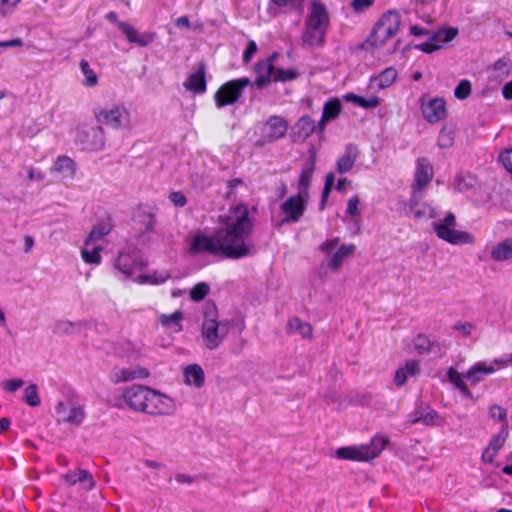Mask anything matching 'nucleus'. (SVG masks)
<instances>
[{"mask_svg":"<svg viewBox=\"0 0 512 512\" xmlns=\"http://www.w3.org/2000/svg\"><path fill=\"white\" fill-rule=\"evenodd\" d=\"M457 221L452 212H448L445 217L433 223V229L436 236L452 245L473 244L475 237L467 232L456 229Z\"/></svg>","mask_w":512,"mask_h":512,"instance_id":"6e6552de","label":"nucleus"},{"mask_svg":"<svg viewBox=\"0 0 512 512\" xmlns=\"http://www.w3.org/2000/svg\"><path fill=\"white\" fill-rule=\"evenodd\" d=\"M326 33V30L305 23L301 39L304 45L319 47L324 45Z\"/></svg>","mask_w":512,"mask_h":512,"instance_id":"5701e85b","label":"nucleus"},{"mask_svg":"<svg viewBox=\"0 0 512 512\" xmlns=\"http://www.w3.org/2000/svg\"><path fill=\"white\" fill-rule=\"evenodd\" d=\"M309 152V160L303 165L298 178L297 194L289 196L280 205V211L283 218L279 225L297 223L305 214L310 200V186L317 161L316 149L312 147Z\"/></svg>","mask_w":512,"mask_h":512,"instance_id":"7ed1b4c3","label":"nucleus"},{"mask_svg":"<svg viewBox=\"0 0 512 512\" xmlns=\"http://www.w3.org/2000/svg\"><path fill=\"white\" fill-rule=\"evenodd\" d=\"M247 77L233 79L222 84L214 95L215 105L222 108L236 103L241 97L243 90L251 85Z\"/></svg>","mask_w":512,"mask_h":512,"instance_id":"1a4fd4ad","label":"nucleus"},{"mask_svg":"<svg viewBox=\"0 0 512 512\" xmlns=\"http://www.w3.org/2000/svg\"><path fill=\"white\" fill-rule=\"evenodd\" d=\"M401 26V16L396 10L383 13L376 22L373 30L365 41V45L372 49L382 47L387 41L397 35Z\"/></svg>","mask_w":512,"mask_h":512,"instance_id":"39448f33","label":"nucleus"},{"mask_svg":"<svg viewBox=\"0 0 512 512\" xmlns=\"http://www.w3.org/2000/svg\"><path fill=\"white\" fill-rule=\"evenodd\" d=\"M340 239L338 237L327 240L321 244L320 250L324 253H330L333 249H335L339 244Z\"/></svg>","mask_w":512,"mask_h":512,"instance_id":"0e129e2a","label":"nucleus"},{"mask_svg":"<svg viewBox=\"0 0 512 512\" xmlns=\"http://www.w3.org/2000/svg\"><path fill=\"white\" fill-rule=\"evenodd\" d=\"M80 70L85 76L84 85L87 87H94L98 83V77L93 69L90 68V65L87 60L82 59L80 61Z\"/></svg>","mask_w":512,"mask_h":512,"instance_id":"37998d69","label":"nucleus"},{"mask_svg":"<svg viewBox=\"0 0 512 512\" xmlns=\"http://www.w3.org/2000/svg\"><path fill=\"white\" fill-rule=\"evenodd\" d=\"M374 3V0H353L351 2V7L356 13H361L371 7Z\"/></svg>","mask_w":512,"mask_h":512,"instance_id":"603ef678","label":"nucleus"},{"mask_svg":"<svg viewBox=\"0 0 512 512\" xmlns=\"http://www.w3.org/2000/svg\"><path fill=\"white\" fill-rule=\"evenodd\" d=\"M502 95L506 100L512 99V80L503 86Z\"/></svg>","mask_w":512,"mask_h":512,"instance_id":"774afa93","label":"nucleus"},{"mask_svg":"<svg viewBox=\"0 0 512 512\" xmlns=\"http://www.w3.org/2000/svg\"><path fill=\"white\" fill-rule=\"evenodd\" d=\"M175 480L179 484H191L195 481V477L189 475V474H177L175 476Z\"/></svg>","mask_w":512,"mask_h":512,"instance_id":"338daca9","label":"nucleus"},{"mask_svg":"<svg viewBox=\"0 0 512 512\" xmlns=\"http://www.w3.org/2000/svg\"><path fill=\"white\" fill-rule=\"evenodd\" d=\"M334 182H335V174L333 172L327 173L325 176V183H324L323 189L331 192L333 189Z\"/></svg>","mask_w":512,"mask_h":512,"instance_id":"69168bd1","label":"nucleus"},{"mask_svg":"<svg viewBox=\"0 0 512 512\" xmlns=\"http://www.w3.org/2000/svg\"><path fill=\"white\" fill-rule=\"evenodd\" d=\"M169 199L176 207H183L187 203L185 195L180 191H174L170 193Z\"/></svg>","mask_w":512,"mask_h":512,"instance_id":"6e6d98bb","label":"nucleus"},{"mask_svg":"<svg viewBox=\"0 0 512 512\" xmlns=\"http://www.w3.org/2000/svg\"><path fill=\"white\" fill-rule=\"evenodd\" d=\"M359 198L357 196H352L351 198H349L348 200V203H347V213L350 215V216H357L359 215Z\"/></svg>","mask_w":512,"mask_h":512,"instance_id":"bf43d9fd","label":"nucleus"},{"mask_svg":"<svg viewBox=\"0 0 512 512\" xmlns=\"http://www.w3.org/2000/svg\"><path fill=\"white\" fill-rule=\"evenodd\" d=\"M494 372H496V368L493 364L480 361L471 366L464 374V377L469 380L472 385H476L483 380L484 376L493 374Z\"/></svg>","mask_w":512,"mask_h":512,"instance_id":"4be33fe9","label":"nucleus"},{"mask_svg":"<svg viewBox=\"0 0 512 512\" xmlns=\"http://www.w3.org/2000/svg\"><path fill=\"white\" fill-rule=\"evenodd\" d=\"M359 149L355 144H348L344 152L336 161V170L339 174H345L351 171L358 159Z\"/></svg>","mask_w":512,"mask_h":512,"instance_id":"6ab92c4d","label":"nucleus"},{"mask_svg":"<svg viewBox=\"0 0 512 512\" xmlns=\"http://www.w3.org/2000/svg\"><path fill=\"white\" fill-rule=\"evenodd\" d=\"M87 247L88 246H85L81 250V257H82L83 261L86 264L99 265L102 261L101 252H102L103 248L101 246H94L92 248V250H88Z\"/></svg>","mask_w":512,"mask_h":512,"instance_id":"ea45409f","label":"nucleus"},{"mask_svg":"<svg viewBox=\"0 0 512 512\" xmlns=\"http://www.w3.org/2000/svg\"><path fill=\"white\" fill-rule=\"evenodd\" d=\"M62 478L70 486L79 483L86 491H91L95 487V480L92 474L84 469L69 470Z\"/></svg>","mask_w":512,"mask_h":512,"instance_id":"a211bd4d","label":"nucleus"},{"mask_svg":"<svg viewBox=\"0 0 512 512\" xmlns=\"http://www.w3.org/2000/svg\"><path fill=\"white\" fill-rule=\"evenodd\" d=\"M388 443V437L376 434L367 444L338 448L335 455L338 459L342 460L367 462L377 458Z\"/></svg>","mask_w":512,"mask_h":512,"instance_id":"20e7f679","label":"nucleus"},{"mask_svg":"<svg viewBox=\"0 0 512 512\" xmlns=\"http://www.w3.org/2000/svg\"><path fill=\"white\" fill-rule=\"evenodd\" d=\"M55 411L59 422H65L70 425H80L85 417L84 410L79 405H67L64 402H59Z\"/></svg>","mask_w":512,"mask_h":512,"instance_id":"2eb2a0df","label":"nucleus"},{"mask_svg":"<svg viewBox=\"0 0 512 512\" xmlns=\"http://www.w3.org/2000/svg\"><path fill=\"white\" fill-rule=\"evenodd\" d=\"M257 51V44L255 41L250 40L247 43L246 49L243 53V62L249 63Z\"/></svg>","mask_w":512,"mask_h":512,"instance_id":"13d9d810","label":"nucleus"},{"mask_svg":"<svg viewBox=\"0 0 512 512\" xmlns=\"http://www.w3.org/2000/svg\"><path fill=\"white\" fill-rule=\"evenodd\" d=\"M96 121L115 130L125 128L130 123V112L123 105L111 109H99L94 112Z\"/></svg>","mask_w":512,"mask_h":512,"instance_id":"9d476101","label":"nucleus"},{"mask_svg":"<svg viewBox=\"0 0 512 512\" xmlns=\"http://www.w3.org/2000/svg\"><path fill=\"white\" fill-rule=\"evenodd\" d=\"M220 227L214 235L197 233L191 240V254L209 253L227 259H241L254 255L256 248L251 240L254 223L247 205L240 203L231 206L228 213L220 215Z\"/></svg>","mask_w":512,"mask_h":512,"instance_id":"f257e3e1","label":"nucleus"},{"mask_svg":"<svg viewBox=\"0 0 512 512\" xmlns=\"http://www.w3.org/2000/svg\"><path fill=\"white\" fill-rule=\"evenodd\" d=\"M379 98L377 96H372L370 98H364L360 97L358 106L365 108V109H371L376 108L379 105Z\"/></svg>","mask_w":512,"mask_h":512,"instance_id":"5fc2aeb1","label":"nucleus"},{"mask_svg":"<svg viewBox=\"0 0 512 512\" xmlns=\"http://www.w3.org/2000/svg\"><path fill=\"white\" fill-rule=\"evenodd\" d=\"M115 268L124 275L130 276L134 272V260L127 253H119L115 262Z\"/></svg>","mask_w":512,"mask_h":512,"instance_id":"e433bc0d","label":"nucleus"},{"mask_svg":"<svg viewBox=\"0 0 512 512\" xmlns=\"http://www.w3.org/2000/svg\"><path fill=\"white\" fill-rule=\"evenodd\" d=\"M356 246L354 244H344L332 255L328 262V266L337 271L340 269L343 261L355 252Z\"/></svg>","mask_w":512,"mask_h":512,"instance_id":"cd10ccee","label":"nucleus"},{"mask_svg":"<svg viewBox=\"0 0 512 512\" xmlns=\"http://www.w3.org/2000/svg\"><path fill=\"white\" fill-rule=\"evenodd\" d=\"M447 376L449 381L457 388L460 393L468 399L473 398L472 392L469 390L467 384L465 383L464 375H461L457 370H455L453 367H450L447 371Z\"/></svg>","mask_w":512,"mask_h":512,"instance_id":"7c9ffc66","label":"nucleus"},{"mask_svg":"<svg viewBox=\"0 0 512 512\" xmlns=\"http://www.w3.org/2000/svg\"><path fill=\"white\" fill-rule=\"evenodd\" d=\"M210 291V287L206 282H199L190 290V299L194 302L202 301Z\"/></svg>","mask_w":512,"mask_h":512,"instance_id":"a18cd8bd","label":"nucleus"},{"mask_svg":"<svg viewBox=\"0 0 512 512\" xmlns=\"http://www.w3.org/2000/svg\"><path fill=\"white\" fill-rule=\"evenodd\" d=\"M316 131V123L309 115L301 116L291 128L290 137L294 143L305 142Z\"/></svg>","mask_w":512,"mask_h":512,"instance_id":"dca6fc26","label":"nucleus"},{"mask_svg":"<svg viewBox=\"0 0 512 512\" xmlns=\"http://www.w3.org/2000/svg\"><path fill=\"white\" fill-rule=\"evenodd\" d=\"M414 349L418 354L424 355L431 352L440 351L441 346L437 341L431 339L430 337L424 334H419L414 339Z\"/></svg>","mask_w":512,"mask_h":512,"instance_id":"bb28decb","label":"nucleus"},{"mask_svg":"<svg viewBox=\"0 0 512 512\" xmlns=\"http://www.w3.org/2000/svg\"><path fill=\"white\" fill-rule=\"evenodd\" d=\"M419 372V363L415 360H409L403 367L396 370L394 383L397 387L405 385L409 376H415Z\"/></svg>","mask_w":512,"mask_h":512,"instance_id":"393cba45","label":"nucleus"},{"mask_svg":"<svg viewBox=\"0 0 512 512\" xmlns=\"http://www.w3.org/2000/svg\"><path fill=\"white\" fill-rule=\"evenodd\" d=\"M185 382L198 388L202 387L205 381L204 371L198 364L188 365L184 369Z\"/></svg>","mask_w":512,"mask_h":512,"instance_id":"c85d7f7f","label":"nucleus"},{"mask_svg":"<svg viewBox=\"0 0 512 512\" xmlns=\"http://www.w3.org/2000/svg\"><path fill=\"white\" fill-rule=\"evenodd\" d=\"M489 417L502 423L501 429L508 430L507 410L500 405L493 404L489 407Z\"/></svg>","mask_w":512,"mask_h":512,"instance_id":"79ce46f5","label":"nucleus"},{"mask_svg":"<svg viewBox=\"0 0 512 512\" xmlns=\"http://www.w3.org/2000/svg\"><path fill=\"white\" fill-rule=\"evenodd\" d=\"M420 108L423 118L430 124H435L447 117L446 102L442 97L420 100Z\"/></svg>","mask_w":512,"mask_h":512,"instance_id":"9b49d317","label":"nucleus"},{"mask_svg":"<svg viewBox=\"0 0 512 512\" xmlns=\"http://www.w3.org/2000/svg\"><path fill=\"white\" fill-rule=\"evenodd\" d=\"M453 328L460 332L463 336H469L472 331L475 329V326L470 322H457Z\"/></svg>","mask_w":512,"mask_h":512,"instance_id":"4d7b16f0","label":"nucleus"},{"mask_svg":"<svg viewBox=\"0 0 512 512\" xmlns=\"http://www.w3.org/2000/svg\"><path fill=\"white\" fill-rule=\"evenodd\" d=\"M149 376V371L143 367L122 368L115 374L113 381L115 383L127 382L134 379H143Z\"/></svg>","mask_w":512,"mask_h":512,"instance_id":"a878e982","label":"nucleus"},{"mask_svg":"<svg viewBox=\"0 0 512 512\" xmlns=\"http://www.w3.org/2000/svg\"><path fill=\"white\" fill-rule=\"evenodd\" d=\"M289 122L278 115L270 116L263 126V137L267 142L279 140L287 134Z\"/></svg>","mask_w":512,"mask_h":512,"instance_id":"ddd939ff","label":"nucleus"},{"mask_svg":"<svg viewBox=\"0 0 512 512\" xmlns=\"http://www.w3.org/2000/svg\"><path fill=\"white\" fill-rule=\"evenodd\" d=\"M75 163L68 156H58L51 168V171L62 173L68 177L73 178L75 175Z\"/></svg>","mask_w":512,"mask_h":512,"instance_id":"2f4dec72","label":"nucleus"},{"mask_svg":"<svg viewBox=\"0 0 512 512\" xmlns=\"http://www.w3.org/2000/svg\"><path fill=\"white\" fill-rule=\"evenodd\" d=\"M498 452L490 449V447H486L481 455V460L484 463L492 464L497 456Z\"/></svg>","mask_w":512,"mask_h":512,"instance_id":"680f3d73","label":"nucleus"},{"mask_svg":"<svg viewBox=\"0 0 512 512\" xmlns=\"http://www.w3.org/2000/svg\"><path fill=\"white\" fill-rule=\"evenodd\" d=\"M229 331L227 322L218 320L217 309L214 305L207 306L204 310V319L201 326V337L204 345L209 350L217 349Z\"/></svg>","mask_w":512,"mask_h":512,"instance_id":"423d86ee","label":"nucleus"},{"mask_svg":"<svg viewBox=\"0 0 512 512\" xmlns=\"http://www.w3.org/2000/svg\"><path fill=\"white\" fill-rule=\"evenodd\" d=\"M472 92L471 82L467 79H463L459 82L454 91V96L459 100L467 99Z\"/></svg>","mask_w":512,"mask_h":512,"instance_id":"de8ad7c7","label":"nucleus"},{"mask_svg":"<svg viewBox=\"0 0 512 512\" xmlns=\"http://www.w3.org/2000/svg\"><path fill=\"white\" fill-rule=\"evenodd\" d=\"M23 400L30 407H38L40 405L41 400L36 384L32 383L26 387L24 390Z\"/></svg>","mask_w":512,"mask_h":512,"instance_id":"a19ab883","label":"nucleus"},{"mask_svg":"<svg viewBox=\"0 0 512 512\" xmlns=\"http://www.w3.org/2000/svg\"><path fill=\"white\" fill-rule=\"evenodd\" d=\"M184 86L187 90L195 94H203L207 89V82L205 78V64L203 62L198 64L197 70L191 73Z\"/></svg>","mask_w":512,"mask_h":512,"instance_id":"aec40b11","label":"nucleus"},{"mask_svg":"<svg viewBox=\"0 0 512 512\" xmlns=\"http://www.w3.org/2000/svg\"><path fill=\"white\" fill-rule=\"evenodd\" d=\"M121 400L130 410L151 416L170 415L175 410L172 398L145 385H131L125 388Z\"/></svg>","mask_w":512,"mask_h":512,"instance_id":"f03ea898","label":"nucleus"},{"mask_svg":"<svg viewBox=\"0 0 512 512\" xmlns=\"http://www.w3.org/2000/svg\"><path fill=\"white\" fill-rule=\"evenodd\" d=\"M171 278V274L167 270L153 271L151 274L139 275L136 279L139 284L160 285Z\"/></svg>","mask_w":512,"mask_h":512,"instance_id":"c756f323","label":"nucleus"},{"mask_svg":"<svg viewBox=\"0 0 512 512\" xmlns=\"http://www.w3.org/2000/svg\"><path fill=\"white\" fill-rule=\"evenodd\" d=\"M457 34L458 30L456 28L449 27L440 31L436 36H441L444 42H449L453 40L457 36Z\"/></svg>","mask_w":512,"mask_h":512,"instance_id":"052dcab7","label":"nucleus"},{"mask_svg":"<svg viewBox=\"0 0 512 512\" xmlns=\"http://www.w3.org/2000/svg\"><path fill=\"white\" fill-rule=\"evenodd\" d=\"M24 382L19 378H14L10 380H6L2 383L3 389L9 393H13L17 391L20 387H22Z\"/></svg>","mask_w":512,"mask_h":512,"instance_id":"09e8293b","label":"nucleus"},{"mask_svg":"<svg viewBox=\"0 0 512 512\" xmlns=\"http://www.w3.org/2000/svg\"><path fill=\"white\" fill-rule=\"evenodd\" d=\"M436 40L437 36H434L430 40L418 45L417 48L425 53H432L440 48V46L435 43Z\"/></svg>","mask_w":512,"mask_h":512,"instance_id":"3c124183","label":"nucleus"},{"mask_svg":"<svg viewBox=\"0 0 512 512\" xmlns=\"http://www.w3.org/2000/svg\"><path fill=\"white\" fill-rule=\"evenodd\" d=\"M434 176L433 166L425 157L416 160V169L412 182V194H419L432 181Z\"/></svg>","mask_w":512,"mask_h":512,"instance_id":"f8f14e48","label":"nucleus"},{"mask_svg":"<svg viewBox=\"0 0 512 512\" xmlns=\"http://www.w3.org/2000/svg\"><path fill=\"white\" fill-rule=\"evenodd\" d=\"M490 256L496 262L512 260V237L506 238L494 245Z\"/></svg>","mask_w":512,"mask_h":512,"instance_id":"b1692460","label":"nucleus"},{"mask_svg":"<svg viewBox=\"0 0 512 512\" xmlns=\"http://www.w3.org/2000/svg\"><path fill=\"white\" fill-rule=\"evenodd\" d=\"M117 26L126 36L128 42L132 44H136L140 47H146L154 41V33H140L126 22H117Z\"/></svg>","mask_w":512,"mask_h":512,"instance_id":"f3484780","label":"nucleus"},{"mask_svg":"<svg viewBox=\"0 0 512 512\" xmlns=\"http://www.w3.org/2000/svg\"><path fill=\"white\" fill-rule=\"evenodd\" d=\"M499 160L506 168V170L512 174V149H506L501 152L499 155Z\"/></svg>","mask_w":512,"mask_h":512,"instance_id":"8fccbe9b","label":"nucleus"},{"mask_svg":"<svg viewBox=\"0 0 512 512\" xmlns=\"http://www.w3.org/2000/svg\"><path fill=\"white\" fill-rule=\"evenodd\" d=\"M277 53H273L267 59L259 61L255 66L257 77L254 85L256 88L261 89L268 85L271 81L274 82H287L295 80L299 73L295 69L275 68L274 60Z\"/></svg>","mask_w":512,"mask_h":512,"instance_id":"0eeeda50","label":"nucleus"},{"mask_svg":"<svg viewBox=\"0 0 512 512\" xmlns=\"http://www.w3.org/2000/svg\"><path fill=\"white\" fill-rule=\"evenodd\" d=\"M489 364H493V366L496 368V371L508 367L512 365V353L505 357L496 358Z\"/></svg>","mask_w":512,"mask_h":512,"instance_id":"864d4df0","label":"nucleus"},{"mask_svg":"<svg viewBox=\"0 0 512 512\" xmlns=\"http://www.w3.org/2000/svg\"><path fill=\"white\" fill-rule=\"evenodd\" d=\"M508 435H509V431L506 430L505 428L504 429H500V431L493 435L490 440H489V443H488V447H490V449L496 451V452H499L502 447L504 446L507 438H508Z\"/></svg>","mask_w":512,"mask_h":512,"instance_id":"c03bdc74","label":"nucleus"},{"mask_svg":"<svg viewBox=\"0 0 512 512\" xmlns=\"http://www.w3.org/2000/svg\"><path fill=\"white\" fill-rule=\"evenodd\" d=\"M113 222L110 216L102 218L95 224L85 239V246H90L95 242L103 239L113 230Z\"/></svg>","mask_w":512,"mask_h":512,"instance_id":"412c9836","label":"nucleus"},{"mask_svg":"<svg viewBox=\"0 0 512 512\" xmlns=\"http://www.w3.org/2000/svg\"><path fill=\"white\" fill-rule=\"evenodd\" d=\"M419 194H412L409 200V211L413 214L414 218L421 219L426 216L432 217L433 209L429 205L423 204L421 208H419Z\"/></svg>","mask_w":512,"mask_h":512,"instance_id":"473e14b6","label":"nucleus"},{"mask_svg":"<svg viewBox=\"0 0 512 512\" xmlns=\"http://www.w3.org/2000/svg\"><path fill=\"white\" fill-rule=\"evenodd\" d=\"M287 327L291 333H298L303 338H311L312 337V332H313L312 326L309 323L302 321L298 317L289 319V321L287 323Z\"/></svg>","mask_w":512,"mask_h":512,"instance_id":"72a5a7b5","label":"nucleus"},{"mask_svg":"<svg viewBox=\"0 0 512 512\" xmlns=\"http://www.w3.org/2000/svg\"><path fill=\"white\" fill-rule=\"evenodd\" d=\"M498 452L490 449V447H486L481 455V460L484 463L492 464L497 456Z\"/></svg>","mask_w":512,"mask_h":512,"instance_id":"e2e57ef3","label":"nucleus"},{"mask_svg":"<svg viewBox=\"0 0 512 512\" xmlns=\"http://www.w3.org/2000/svg\"><path fill=\"white\" fill-rule=\"evenodd\" d=\"M305 23L328 30L330 17L326 6L320 0H312Z\"/></svg>","mask_w":512,"mask_h":512,"instance_id":"4468645a","label":"nucleus"},{"mask_svg":"<svg viewBox=\"0 0 512 512\" xmlns=\"http://www.w3.org/2000/svg\"><path fill=\"white\" fill-rule=\"evenodd\" d=\"M438 417V413L433 409H429L425 413L417 411L415 413L414 419L412 420V423L422 422L426 425H433L435 424V420L438 419Z\"/></svg>","mask_w":512,"mask_h":512,"instance_id":"49530a36","label":"nucleus"},{"mask_svg":"<svg viewBox=\"0 0 512 512\" xmlns=\"http://www.w3.org/2000/svg\"><path fill=\"white\" fill-rule=\"evenodd\" d=\"M183 319V313L180 310L174 311L172 314H161L158 318L160 324L164 327H177V330L180 331L182 329L181 321Z\"/></svg>","mask_w":512,"mask_h":512,"instance_id":"58836bf2","label":"nucleus"},{"mask_svg":"<svg viewBox=\"0 0 512 512\" xmlns=\"http://www.w3.org/2000/svg\"><path fill=\"white\" fill-rule=\"evenodd\" d=\"M397 70L394 67H388L382 71L378 76L374 77L372 81L379 89L390 87L397 78Z\"/></svg>","mask_w":512,"mask_h":512,"instance_id":"f704fd0d","label":"nucleus"},{"mask_svg":"<svg viewBox=\"0 0 512 512\" xmlns=\"http://www.w3.org/2000/svg\"><path fill=\"white\" fill-rule=\"evenodd\" d=\"M342 111V104L339 98H331L325 102L322 115L324 120H335Z\"/></svg>","mask_w":512,"mask_h":512,"instance_id":"c9c22d12","label":"nucleus"},{"mask_svg":"<svg viewBox=\"0 0 512 512\" xmlns=\"http://www.w3.org/2000/svg\"><path fill=\"white\" fill-rule=\"evenodd\" d=\"M455 140V129L452 126H443L438 136V146L442 149L453 146Z\"/></svg>","mask_w":512,"mask_h":512,"instance_id":"4c0bfd02","label":"nucleus"}]
</instances>
